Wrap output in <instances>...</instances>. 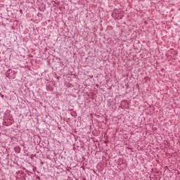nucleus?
Here are the masks:
<instances>
[{"label": "nucleus", "instance_id": "1", "mask_svg": "<svg viewBox=\"0 0 180 180\" xmlns=\"http://www.w3.org/2000/svg\"><path fill=\"white\" fill-rule=\"evenodd\" d=\"M117 19H122V17L119 18V17H117Z\"/></svg>", "mask_w": 180, "mask_h": 180}]
</instances>
